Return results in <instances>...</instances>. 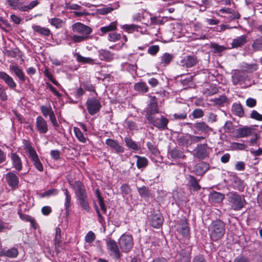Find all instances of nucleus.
<instances>
[{"label": "nucleus", "instance_id": "f257e3e1", "mask_svg": "<svg viewBox=\"0 0 262 262\" xmlns=\"http://www.w3.org/2000/svg\"><path fill=\"white\" fill-rule=\"evenodd\" d=\"M159 113L157 104L153 102L147 108L145 117L149 123L163 130L167 128L169 120Z\"/></svg>", "mask_w": 262, "mask_h": 262}, {"label": "nucleus", "instance_id": "f03ea898", "mask_svg": "<svg viewBox=\"0 0 262 262\" xmlns=\"http://www.w3.org/2000/svg\"><path fill=\"white\" fill-rule=\"evenodd\" d=\"M209 233L211 239L216 241L221 239L225 233V225L221 220L213 221L209 227Z\"/></svg>", "mask_w": 262, "mask_h": 262}, {"label": "nucleus", "instance_id": "7ed1b4c3", "mask_svg": "<svg viewBox=\"0 0 262 262\" xmlns=\"http://www.w3.org/2000/svg\"><path fill=\"white\" fill-rule=\"evenodd\" d=\"M227 197L231 209L235 211L241 210L246 203L244 196L236 192H229Z\"/></svg>", "mask_w": 262, "mask_h": 262}, {"label": "nucleus", "instance_id": "20e7f679", "mask_svg": "<svg viewBox=\"0 0 262 262\" xmlns=\"http://www.w3.org/2000/svg\"><path fill=\"white\" fill-rule=\"evenodd\" d=\"M119 244L123 252H129L133 246L132 236L128 234H123L119 239Z\"/></svg>", "mask_w": 262, "mask_h": 262}, {"label": "nucleus", "instance_id": "39448f33", "mask_svg": "<svg viewBox=\"0 0 262 262\" xmlns=\"http://www.w3.org/2000/svg\"><path fill=\"white\" fill-rule=\"evenodd\" d=\"M86 105L89 113L94 115L98 113L101 107L100 101L95 98H90L86 102Z\"/></svg>", "mask_w": 262, "mask_h": 262}, {"label": "nucleus", "instance_id": "423d86ee", "mask_svg": "<svg viewBox=\"0 0 262 262\" xmlns=\"http://www.w3.org/2000/svg\"><path fill=\"white\" fill-rule=\"evenodd\" d=\"M106 243L110 255L116 259H119L121 254L116 242L111 238H108Z\"/></svg>", "mask_w": 262, "mask_h": 262}, {"label": "nucleus", "instance_id": "0eeeda50", "mask_svg": "<svg viewBox=\"0 0 262 262\" xmlns=\"http://www.w3.org/2000/svg\"><path fill=\"white\" fill-rule=\"evenodd\" d=\"M27 151L28 152L29 157L31 158V161L36 167L39 171L43 170V166L40 162L36 152L34 149L30 145L26 146Z\"/></svg>", "mask_w": 262, "mask_h": 262}, {"label": "nucleus", "instance_id": "6e6552de", "mask_svg": "<svg viewBox=\"0 0 262 262\" xmlns=\"http://www.w3.org/2000/svg\"><path fill=\"white\" fill-rule=\"evenodd\" d=\"M70 185L74 190L77 199L88 196L84 185L80 181H75L73 183H71Z\"/></svg>", "mask_w": 262, "mask_h": 262}, {"label": "nucleus", "instance_id": "1a4fd4ad", "mask_svg": "<svg viewBox=\"0 0 262 262\" xmlns=\"http://www.w3.org/2000/svg\"><path fill=\"white\" fill-rule=\"evenodd\" d=\"M247 76L243 71L234 70L232 72L231 80L233 85H242L246 80Z\"/></svg>", "mask_w": 262, "mask_h": 262}, {"label": "nucleus", "instance_id": "9d476101", "mask_svg": "<svg viewBox=\"0 0 262 262\" xmlns=\"http://www.w3.org/2000/svg\"><path fill=\"white\" fill-rule=\"evenodd\" d=\"M72 30L74 32L79 33L82 35L88 36L92 32V29L80 23H76L72 25Z\"/></svg>", "mask_w": 262, "mask_h": 262}, {"label": "nucleus", "instance_id": "9b49d317", "mask_svg": "<svg viewBox=\"0 0 262 262\" xmlns=\"http://www.w3.org/2000/svg\"><path fill=\"white\" fill-rule=\"evenodd\" d=\"M35 127L40 134H46L49 130V127L46 120L41 116L36 118Z\"/></svg>", "mask_w": 262, "mask_h": 262}, {"label": "nucleus", "instance_id": "f8f14e48", "mask_svg": "<svg viewBox=\"0 0 262 262\" xmlns=\"http://www.w3.org/2000/svg\"><path fill=\"white\" fill-rule=\"evenodd\" d=\"M105 144L118 154H122L125 151V148L117 140L108 138L106 140Z\"/></svg>", "mask_w": 262, "mask_h": 262}, {"label": "nucleus", "instance_id": "ddd939ff", "mask_svg": "<svg viewBox=\"0 0 262 262\" xmlns=\"http://www.w3.org/2000/svg\"><path fill=\"white\" fill-rule=\"evenodd\" d=\"M198 62V58L194 55H187L180 61V65L187 68L195 66Z\"/></svg>", "mask_w": 262, "mask_h": 262}, {"label": "nucleus", "instance_id": "4468645a", "mask_svg": "<svg viewBox=\"0 0 262 262\" xmlns=\"http://www.w3.org/2000/svg\"><path fill=\"white\" fill-rule=\"evenodd\" d=\"M0 80H3L10 89L12 90L16 89V82L13 78L7 73L3 71L0 72Z\"/></svg>", "mask_w": 262, "mask_h": 262}, {"label": "nucleus", "instance_id": "2eb2a0df", "mask_svg": "<svg viewBox=\"0 0 262 262\" xmlns=\"http://www.w3.org/2000/svg\"><path fill=\"white\" fill-rule=\"evenodd\" d=\"M208 154L207 145L202 144L198 145L196 148L194 156L199 159L202 160L208 157Z\"/></svg>", "mask_w": 262, "mask_h": 262}, {"label": "nucleus", "instance_id": "dca6fc26", "mask_svg": "<svg viewBox=\"0 0 262 262\" xmlns=\"http://www.w3.org/2000/svg\"><path fill=\"white\" fill-rule=\"evenodd\" d=\"M177 230L184 237H186L189 234V229L185 218L180 221L177 225Z\"/></svg>", "mask_w": 262, "mask_h": 262}, {"label": "nucleus", "instance_id": "f3484780", "mask_svg": "<svg viewBox=\"0 0 262 262\" xmlns=\"http://www.w3.org/2000/svg\"><path fill=\"white\" fill-rule=\"evenodd\" d=\"M191 251L189 247L182 249L178 255V260L179 262H190Z\"/></svg>", "mask_w": 262, "mask_h": 262}, {"label": "nucleus", "instance_id": "a211bd4d", "mask_svg": "<svg viewBox=\"0 0 262 262\" xmlns=\"http://www.w3.org/2000/svg\"><path fill=\"white\" fill-rule=\"evenodd\" d=\"M5 179L8 184L12 188L17 186L19 182L18 178L14 172H8L5 176Z\"/></svg>", "mask_w": 262, "mask_h": 262}, {"label": "nucleus", "instance_id": "6ab92c4d", "mask_svg": "<svg viewBox=\"0 0 262 262\" xmlns=\"http://www.w3.org/2000/svg\"><path fill=\"white\" fill-rule=\"evenodd\" d=\"M9 69L15 74L20 81L25 82L26 80L27 77H26L24 73L17 64L10 65Z\"/></svg>", "mask_w": 262, "mask_h": 262}, {"label": "nucleus", "instance_id": "aec40b11", "mask_svg": "<svg viewBox=\"0 0 262 262\" xmlns=\"http://www.w3.org/2000/svg\"><path fill=\"white\" fill-rule=\"evenodd\" d=\"M193 126L197 131L205 134L212 131V129L203 121L196 122Z\"/></svg>", "mask_w": 262, "mask_h": 262}, {"label": "nucleus", "instance_id": "412c9836", "mask_svg": "<svg viewBox=\"0 0 262 262\" xmlns=\"http://www.w3.org/2000/svg\"><path fill=\"white\" fill-rule=\"evenodd\" d=\"M13 167L18 171L22 169L23 165L20 158L16 153L12 152L10 155Z\"/></svg>", "mask_w": 262, "mask_h": 262}, {"label": "nucleus", "instance_id": "4be33fe9", "mask_svg": "<svg viewBox=\"0 0 262 262\" xmlns=\"http://www.w3.org/2000/svg\"><path fill=\"white\" fill-rule=\"evenodd\" d=\"M247 42V37L246 35L238 36L233 40L231 43L233 48H237L243 46Z\"/></svg>", "mask_w": 262, "mask_h": 262}, {"label": "nucleus", "instance_id": "5701e85b", "mask_svg": "<svg viewBox=\"0 0 262 262\" xmlns=\"http://www.w3.org/2000/svg\"><path fill=\"white\" fill-rule=\"evenodd\" d=\"M208 165L205 163L197 164L194 167V171L196 174L201 176L208 169Z\"/></svg>", "mask_w": 262, "mask_h": 262}, {"label": "nucleus", "instance_id": "b1692460", "mask_svg": "<svg viewBox=\"0 0 262 262\" xmlns=\"http://www.w3.org/2000/svg\"><path fill=\"white\" fill-rule=\"evenodd\" d=\"M126 146L135 151L140 149V146L129 137H125L124 139Z\"/></svg>", "mask_w": 262, "mask_h": 262}, {"label": "nucleus", "instance_id": "393cba45", "mask_svg": "<svg viewBox=\"0 0 262 262\" xmlns=\"http://www.w3.org/2000/svg\"><path fill=\"white\" fill-rule=\"evenodd\" d=\"M32 28L34 31L40 35L49 36L51 34L50 30L47 28L42 27L35 25H33Z\"/></svg>", "mask_w": 262, "mask_h": 262}, {"label": "nucleus", "instance_id": "a878e982", "mask_svg": "<svg viewBox=\"0 0 262 262\" xmlns=\"http://www.w3.org/2000/svg\"><path fill=\"white\" fill-rule=\"evenodd\" d=\"M252 128L244 127L236 129L237 136L239 138H244L250 136L252 133Z\"/></svg>", "mask_w": 262, "mask_h": 262}, {"label": "nucleus", "instance_id": "bb28decb", "mask_svg": "<svg viewBox=\"0 0 262 262\" xmlns=\"http://www.w3.org/2000/svg\"><path fill=\"white\" fill-rule=\"evenodd\" d=\"M119 7V5L118 3H116L107 7L98 9V12L101 15H105L107 13H111L114 10L117 9Z\"/></svg>", "mask_w": 262, "mask_h": 262}, {"label": "nucleus", "instance_id": "cd10ccee", "mask_svg": "<svg viewBox=\"0 0 262 262\" xmlns=\"http://www.w3.org/2000/svg\"><path fill=\"white\" fill-rule=\"evenodd\" d=\"M134 89L139 93L144 94L148 92V88L146 83L141 81L136 83L134 85Z\"/></svg>", "mask_w": 262, "mask_h": 262}, {"label": "nucleus", "instance_id": "c85d7f7f", "mask_svg": "<svg viewBox=\"0 0 262 262\" xmlns=\"http://www.w3.org/2000/svg\"><path fill=\"white\" fill-rule=\"evenodd\" d=\"M8 5L14 10L24 12V4L19 0H8Z\"/></svg>", "mask_w": 262, "mask_h": 262}, {"label": "nucleus", "instance_id": "c756f323", "mask_svg": "<svg viewBox=\"0 0 262 262\" xmlns=\"http://www.w3.org/2000/svg\"><path fill=\"white\" fill-rule=\"evenodd\" d=\"M163 217L161 215L154 216L151 221V225L156 228H159L163 224Z\"/></svg>", "mask_w": 262, "mask_h": 262}, {"label": "nucleus", "instance_id": "7c9ffc66", "mask_svg": "<svg viewBox=\"0 0 262 262\" xmlns=\"http://www.w3.org/2000/svg\"><path fill=\"white\" fill-rule=\"evenodd\" d=\"M187 185L191 187L194 190L198 191L200 189L201 187L199 185L197 180L194 177L192 176H189L187 178Z\"/></svg>", "mask_w": 262, "mask_h": 262}, {"label": "nucleus", "instance_id": "2f4dec72", "mask_svg": "<svg viewBox=\"0 0 262 262\" xmlns=\"http://www.w3.org/2000/svg\"><path fill=\"white\" fill-rule=\"evenodd\" d=\"M173 56L171 54L165 53L160 57V64L163 66H167L173 59Z\"/></svg>", "mask_w": 262, "mask_h": 262}, {"label": "nucleus", "instance_id": "473e14b6", "mask_svg": "<svg viewBox=\"0 0 262 262\" xmlns=\"http://www.w3.org/2000/svg\"><path fill=\"white\" fill-rule=\"evenodd\" d=\"M64 191V194L65 195V202H64V208L66 210V214L68 215L69 214V211H70V208L71 207V196L69 192L67 189H64L63 190Z\"/></svg>", "mask_w": 262, "mask_h": 262}, {"label": "nucleus", "instance_id": "72a5a7b5", "mask_svg": "<svg viewBox=\"0 0 262 262\" xmlns=\"http://www.w3.org/2000/svg\"><path fill=\"white\" fill-rule=\"evenodd\" d=\"M170 157L174 159H184L185 156L183 152L177 148L172 149L169 152Z\"/></svg>", "mask_w": 262, "mask_h": 262}, {"label": "nucleus", "instance_id": "f704fd0d", "mask_svg": "<svg viewBox=\"0 0 262 262\" xmlns=\"http://www.w3.org/2000/svg\"><path fill=\"white\" fill-rule=\"evenodd\" d=\"M179 142L183 145L188 147L191 144L190 134H186L179 139Z\"/></svg>", "mask_w": 262, "mask_h": 262}, {"label": "nucleus", "instance_id": "c9c22d12", "mask_svg": "<svg viewBox=\"0 0 262 262\" xmlns=\"http://www.w3.org/2000/svg\"><path fill=\"white\" fill-rule=\"evenodd\" d=\"M210 198L215 203H220L223 200L224 195L220 192L213 191L210 193Z\"/></svg>", "mask_w": 262, "mask_h": 262}, {"label": "nucleus", "instance_id": "e433bc0d", "mask_svg": "<svg viewBox=\"0 0 262 262\" xmlns=\"http://www.w3.org/2000/svg\"><path fill=\"white\" fill-rule=\"evenodd\" d=\"M233 113L236 116L242 117L244 115V111L242 106L239 103H234L232 107Z\"/></svg>", "mask_w": 262, "mask_h": 262}, {"label": "nucleus", "instance_id": "4c0bfd02", "mask_svg": "<svg viewBox=\"0 0 262 262\" xmlns=\"http://www.w3.org/2000/svg\"><path fill=\"white\" fill-rule=\"evenodd\" d=\"M134 157L137 158V166L138 168L145 167L147 165L148 160L146 158L138 155H135Z\"/></svg>", "mask_w": 262, "mask_h": 262}, {"label": "nucleus", "instance_id": "58836bf2", "mask_svg": "<svg viewBox=\"0 0 262 262\" xmlns=\"http://www.w3.org/2000/svg\"><path fill=\"white\" fill-rule=\"evenodd\" d=\"M218 92V89L214 85H209L204 90L203 93L207 96H211Z\"/></svg>", "mask_w": 262, "mask_h": 262}, {"label": "nucleus", "instance_id": "ea45409f", "mask_svg": "<svg viewBox=\"0 0 262 262\" xmlns=\"http://www.w3.org/2000/svg\"><path fill=\"white\" fill-rule=\"evenodd\" d=\"M74 132L76 138L79 140V141L83 143L86 142V138L84 136L83 133L81 132L79 128L74 127Z\"/></svg>", "mask_w": 262, "mask_h": 262}, {"label": "nucleus", "instance_id": "a19ab883", "mask_svg": "<svg viewBox=\"0 0 262 262\" xmlns=\"http://www.w3.org/2000/svg\"><path fill=\"white\" fill-rule=\"evenodd\" d=\"M216 14L226 18L227 20L229 21H231L233 19H238L240 18V14L237 11H235L233 10L231 11V13H229L230 15L228 16L220 15L218 12H216Z\"/></svg>", "mask_w": 262, "mask_h": 262}, {"label": "nucleus", "instance_id": "79ce46f5", "mask_svg": "<svg viewBox=\"0 0 262 262\" xmlns=\"http://www.w3.org/2000/svg\"><path fill=\"white\" fill-rule=\"evenodd\" d=\"M76 60L79 62L83 63H90L93 64L94 60L90 57H85L81 56L79 53H76L75 54Z\"/></svg>", "mask_w": 262, "mask_h": 262}, {"label": "nucleus", "instance_id": "37998d69", "mask_svg": "<svg viewBox=\"0 0 262 262\" xmlns=\"http://www.w3.org/2000/svg\"><path fill=\"white\" fill-rule=\"evenodd\" d=\"M80 206L85 211L89 212L90 210V206L88 199V196L77 199Z\"/></svg>", "mask_w": 262, "mask_h": 262}, {"label": "nucleus", "instance_id": "c03bdc74", "mask_svg": "<svg viewBox=\"0 0 262 262\" xmlns=\"http://www.w3.org/2000/svg\"><path fill=\"white\" fill-rule=\"evenodd\" d=\"M139 26L137 25H124L122 26L121 28L129 33H132L135 31H138Z\"/></svg>", "mask_w": 262, "mask_h": 262}, {"label": "nucleus", "instance_id": "a18cd8bd", "mask_svg": "<svg viewBox=\"0 0 262 262\" xmlns=\"http://www.w3.org/2000/svg\"><path fill=\"white\" fill-rule=\"evenodd\" d=\"M56 233L55 236V248H57L60 246L61 240V229L59 227L56 228Z\"/></svg>", "mask_w": 262, "mask_h": 262}, {"label": "nucleus", "instance_id": "49530a36", "mask_svg": "<svg viewBox=\"0 0 262 262\" xmlns=\"http://www.w3.org/2000/svg\"><path fill=\"white\" fill-rule=\"evenodd\" d=\"M243 70L247 73H253L257 70L258 66L255 63L246 64L243 66Z\"/></svg>", "mask_w": 262, "mask_h": 262}, {"label": "nucleus", "instance_id": "de8ad7c7", "mask_svg": "<svg viewBox=\"0 0 262 262\" xmlns=\"http://www.w3.org/2000/svg\"><path fill=\"white\" fill-rule=\"evenodd\" d=\"M116 29V23L112 22L109 25L101 27L100 30L101 32L106 33L108 32L113 31Z\"/></svg>", "mask_w": 262, "mask_h": 262}, {"label": "nucleus", "instance_id": "09e8293b", "mask_svg": "<svg viewBox=\"0 0 262 262\" xmlns=\"http://www.w3.org/2000/svg\"><path fill=\"white\" fill-rule=\"evenodd\" d=\"M51 24L56 28H60L62 27L63 21L62 19L58 18H53L50 20Z\"/></svg>", "mask_w": 262, "mask_h": 262}, {"label": "nucleus", "instance_id": "8fccbe9b", "mask_svg": "<svg viewBox=\"0 0 262 262\" xmlns=\"http://www.w3.org/2000/svg\"><path fill=\"white\" fill-rule=\"evenodd\" d=\"M4 254L9 257H15L18 255L17 250L15 248H12L4 252Z\"/></svg>", "mask_w": 262, "mask_h": 262}, {"label": "nucleus", "instance_id": "3c124183", "mask_svg": "<svg viewBox=\"0 0 262 262\" xmlns=\"http://www.w3.org/2000/svg\"><path fill=\"white\" fill-rule=\"evenodd\" d=\"M58 190L57 189H51L47 191H45L43 193L40 194L41 198L49 197L50 196H53L57 194Z\"/></svg>", "mask_w": 262, "mask_h": 262}, {"label": "nucleus", "instance_id": "603ef678", "mask_svg": "<svg viewBox=\"0 0 262 262\" xmlns=\"http://www.w3.org/2000/svg\"><path fill=\"white\" fill-rule=\"evenodd\" d=\"M191 115L193 119H199L203 117L204 113L202 109L195 108L193 111Z\"/></svg>", "mask_w": 262, "mask_h": 262}, {"label": "nucleus", "instance_id": "864d4df0", "mask_svg": "<svg viewBox=\"0 0 262 262\" xmlns=\"http://www.w3.org/2000/svg\"><path fill=\"white\" fill-rule=\"evenodd\" d=\"M211 48L215 53H220L225 50V48L223 46H220L216 43L211 45Z\"/></svg>", "mask_w": 262, "mask_h": 262}, {"label": "nucleus", "instance_id": "5fc2aeb1", "mask_svg": "<svg viewBox=\"0 0 262 262\" xmlns=\"http://www.w3.org/2000/svg\"><path fill=\"white\" fill-rule=\"evenodd\" d=\"M40 110L42 115L47 117L48 116H49L51 112H53L51 106H46L44 105H42L40 107Z\"/></svg>", "mask_w": 262, "mask_h": 262}, {"label": "nucleus", "instance_id": "6e6d98bb", "mask_svg": "<svg viewBox=\"0 0 262 262\" xmlns=\"http://www.w3.org/2000/svg\"><path fill=\"white\" fill-rule=\"evenodd\" d=\"M6 89L7 88L0 84V100L2 101H6L8 99Z\"/></svg>", "mask_w": 262, "mask_h": 262}, {"label": "nucleus", "instance_id": "4d7b16f0", "mask_svg": "<svg viewBox=\"0 0 262 262\" xmlns=\"http://www.w3.org/2000/svg\"><path fill=\"white\" fill-rule=\"evenodd\" d=\"M37 0L31 1L28 5H24V12L28 11L29 10L35 7L38 4Z\"/></svg>", "mask_w": 262, "mask_h": 262}, {"label": "nucleus", "instance_id": "13d9d810", "mask_svg": "<svg viewBox=\"0 0 262 262\" xmlns=\"http://www.w3.org/2000/svg\"><path fill=\"white\" fill-rule=\"evenodd\" d=\"M252 47L254 50L258 51L260 50L262 48V37L255 40L252 43Z\"/></svg>", "mask_w": 262, "mask_h": 262}, {"label": "nucleus", "instance_id": "bf43d9fd", "mask_svg": "<svg viewBox=\"0 0 262 262\" xmlns=\"http://www.w3.org/2000/svg\"><path fill=\"white\" fill-rule=\"evenodd\" d=\"M121 38V35L117 33H111L108 34V40L111 41L115 42Z\"/></svg>", "mask_w": 262, "mask_h": 262}, {"label": "nucleus", "instance_id": "052dcab7", "mask_svg": "<svg viewBox=\"0 0 262 262\" xmlns=\"http://www.w3.org/2000/svg\"><path fill=\"white\" fill-rule=\"evenodd\" d=\"M138 192L142 197H147L149 195V189L145 186H142L138 188Z\"/></svg>", "mask_w": 262, "mask_h": 262}, {"label": "nucleus", "instance_id": "680f3d73", "mask_svg": "<svg viewBox=\"0 0 262 262\" xmlns=\"http://www.w3.org/2000/svg\"><path fill=\"white\" fill-rule=\"evenodd\" d=\"M95 239L94 233L91 231H89L85 236V241L86 243H92Z\"/></svg>", "mask_w": 262, "mask_h": 262}, {"label": "nucleus", "instance_id": "e2e57ef3", "mask_svg": "<svg viewBox=\"0 0 262 262\" xmlns=\"http://www.w3.org/2000/svg\"><path fill=\"white\" fill-rule=\"evenodd\" d=\"M160 48L158 45H152L150 46L147 50L149 54L151 55H156L159 51Z\"/></svg>", "mask_w": 262, "mask_h": 262}, {"label": "nucleus", "instance_id": "0e129e2a", "mask_svg": "<svg viewBox=\"0 0 262 262\" xmlns=\"http://www.w3.org/2000/svg\"><path fill=\"white\" fill-rule=\"evenodd\" d=\"M246 146L243 143L233 142L231 143V147L233 149L243 150L245 149Z\"/></svg>", "mask_w": 262, "mask_h": 262}, {"label": "nucleus", "instance_id": "69168bd1", "mask_svg": "<svg viewBox=\"0 0 262 262\" xmlns=\"http://www.w3.org/2000/svg\"><path fill=\"white\" fill-rule=\"evenodd\" d=\"M87 37L84 35H74L72 36V39L75 42H80L84 40Z\"/></svg>", "mask_w": 262, "mask_h": 262}, {"label": "nucleus", "instance_id": "338daca9", "mask_svg": "<svg viewBox=\"0 0 262 262\" xmlns=\"http://www.w3.org/2000/svg\"><path fill=\"white\" fill-rule=\"evenodd\" d=\"M146 145L147 146L149 150L154 154H157L158 152V150L156 148V147L151 142H148L146 143Z\"/></svg>", "mask_w": 262, "mask_h": 262}, {"label": "nucleus", "instance_id": "774afa93", "mask_svg": "<svg viewBox=\"0 0 262 262\" xmlns=\"http://www.w3.org/2000/svg\"><path fill=\"white\" fill-rule=\"evenodd\" d=\"M83 88L88 91L93 92L95 91V87L90 83L85 82L82 83Z\"/></svg>", "mask_w": 262, "mask_h": 262}]
</instances>
